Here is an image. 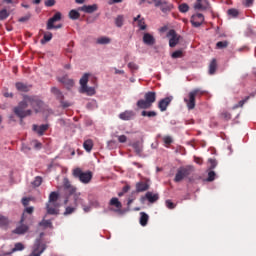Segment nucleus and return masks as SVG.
Instances as JSON below:
<instances>
[{
	"mask_svg": "<svg viewBox=\"0 0 256 256\" xmlns=\"http://www.w3.org/2000/svg\"><path fill=\"white\" fill-rule=\"evenodd\" d=\"M58 205L57 203H49L47 204V213L48 215H57V213H59V209H58Z\"/></svg>",
	"mask_w": 256,
	"mask_h": 256,
	"instance_id": "2eb2a0df",
	"label": "nucleus"
},
{
	"mask_svg": "<svg viewBox=\"0 0 256 256\" xmlns=\"http://www.w3.org/2000/svg\"><path fill=\"white\" fill-rule=\"evenodd\" d=\"M111 40L107 37H102L97 40V43L100 45H106V43H109Z\"/></svg>",
	"mask_w": 256,
	"mask_h": 256,
	"instance_id": "a19ab883",
	"label": "nucleus"
},
{
	"mask_svg": "<svg viewBox=\"0 0 256 256\" xmlns=\"http://www.w3.org/2000/svg\"><path fill=\"white\" fill-rule=\"evenodd\" d=\"M73 177H76L79 179L81 183H84V185H87V183H91V179H93V172L92 171H86L83 172L81 168H75L72 171Z\"/></svg>",
	"mask_w": 256,
	"mask_h": 256,
	"instance_id": "39448f33",
	"label": "nucleus"
},
{
	"mask_svg": "<svg viewBox=\"0 0 256 256\" xmlns=\"http://www.w3.org/2000/svg\"><path fill=\"white\" fill-rule=\"evenodd\" d=\"M208 181H215V172L210 171L208 173Z\"/></svg>",
	"mask_w": 256,
	"mask_h": 256,
	"instance_id": "09e8293b",
	"label": "nucleus"
},
{
	"mask_svg": "<svg viewBox=\"0 0 256 256\" xmlns=\"http://www.w3.org/2000/svg\"><path fill=\"white\" fill-rule=\"evenodd\" d=\"M139 222L142 227H147V223H149V215L145 212H140Z\"/></svg>",
	"mask_w": 256,
	"mask_h": 256,
	"instance_id": "a211bd4d",
	"label": "nucleus"
},
{
	"mask_svg": "<svg viewBox=\"0 0 256 256\" xmlns=\"http://www.w3.org/2000/svg\"><path fill=\"white\" fill-rule=\"evenodd\" d=\"M129 189H131V187H129V185L124 186L123 193H127V191H129Z\"/></svg>",
	"mask_w": 256,
	"mask_h": 256,
	"instance_id": "052dcab7",
	"label": "nucleus"
},
{
	"mask_svg": "<svg viewBox=\"0 0 256 256\" xmlns=\"http://www.w3.org/2000/svg\"><path fill=\"white\" fill-rule=\"evenodd\" d=\"M68 85L70 87H73V85H75V82H73V80H68Z\"/></svg>",
	"mask_w": 256,
	"mask_h": 256,
	"instance_id": "680f3d73",
	"label": "nucleus"
},
{
	"mask_svg": "<svg viewBox=\"0 0 256 256\" xmlns=\"http://www.w3.org/2000/svg\"><path fill=\"white\" fill-rule=\"evenodd\" d=\"M51 39H53V34L51 32L44 34V38L41 40L42 45H45V43H48Z\"/></svg>",
	"mask_w": 256,
	"mask_h": 256,
	"instance_id": "7c9ffc66",
	"label": "nucleus"
},
{
	"mask_svg": "<svg viewBox=\"0 0 256 256\" xmlns=\"http://www.w3.org/2000/svg\"><path fill=\"white\" fill-rule=\"evenodd\" d=\"M45 249H46L45 244H42L41 240H37L34 244V248H33L31 256H41V253H43V251H45Z\"/></svg>",
	"mask_w": 256,
	"mask_h": 256,
	"instance_id": "1a4fd4ad",
	"label": "nucleus"
},
{
	"mask_svg": "<svg viewBox=\"0 0 256 256\" xmlns=\"http://www.w3.org/2000/svg\"><path fill=\"white\" fill-rule=\"evenodd\" d=\"M142 117H157V112H155V111H142Z\"/></svg>",
	"mask_w": 256,
	"mask_h": 256,
	"instance_id": "f704fd0d",
	"label": "nucleus"
},
{
	"mask_svg": "<svg viewBox=\"0 0 256 256\" xmlns=\"http://www.w3.org/2000/svg\"><path fill=\"white\" fill-rule=\"evenodd\" d=\"M30 18H31V15H27V16L19 18V21H20V23H25V21H29Z\"/></svg>",
	"mask_w": 256,
	"mask_h": 256,
	"instance_id": "864d4df0",
	"label": "nucleus"
},
{
	"mask_svg": "<svg viewBox=\"0 0 256 256\" xmlns=\"http://www.w3.org/2000/svg\"><path fill=\"white\" fill-rule=\"evenodd\" d=\"M4 3H13V0H3Z\"/></svg>",
	"mask_w": 256,
	"mask_h": 256,
	"instance_id": "338daca9",
	"label": "nucleus"
},
{
	"mask_svg": "<svg viewBox=\"0 0 256 256\" xmlns=\"http://www.w3.org/2000/svg\"><path fill=\"white\" fill-rule=\"evenodd\" d=\"M119 143H126L127 142V136L121 135L118 137Z\"/></svg>",
	"mask_w": 256,
	"mask_h": 256,
	"instance_id": "8fccbe9b",
	"label": "nucleus"
},
{
	"mask_svg": "<svg viewBox=\"0 0 256 256\" xmlns=\"http://www.w3.org/2000/svg\"><path fill=\"white\" fill-rule=\"evenodd\" d=\"M128 67H129V69H132V71H136V69H137V64H135V63H133V62H130V63L128 64Z\"/></svg>",
	"mask_w": 256,
	"mask_h": 256,
	"instance_id": "5fc2aeb1",
	"label": "nucleus"
},
{
	"mask_svg": "<svg viewBox=\"0 0 256 256\" xmlns=\"http://www.w3.org/2000/svg\"><path fill=\"white\" fill-rule=\"evenodd\" d=\"M191 93H193V96L198 99L205 95V91L201 89H194L191 91Z\"/></svg>",
	"mask_w": 256,
	"mask_h": 256,
	"instance_id": "c756f323",
	"label": "nucleus"
},
{
	"mask_svg": "<svg viewBox=\"0 0 256 256\" xmlns=\"http://www.w3.org/2000/svg\"><path fill=\"white\" fill-rule=\"evenodd\" d=\"M215 71H217V60L212 59V61L210 62V65H209V74L214 75Z\"/></svg>",
	"mask_w": 256,
	"mask_h": 256,
	"instance_id": "a878e982",
	"label": "nucleus"
},
{
	"mask_svg": "<svg viewBox=\"0 0 256 256\" xmlns=\"http://www.w3.org/2000/svg\"><path fill=\"white\" fill-rule=\"evenodd\" d=\"M76 3H85V0H76Z\"/></svg>",
	"mask_w": 256,
	"mask_h": 256,
	"instance_id": "774afa93",
	"label": "nucleus"
},
{
	"mask_svg": "<svg viewBox=\"0 0 256 256\" xmlns=\"http://www.w3.org/2000/svg\"><path fill=\"white\" fill-rule=\"evenodd\" d=\"M145 198L149 203H155V201L159 200V194H155L153 192H147Z\"/></svg>",
	"mask_w": 256,
	"mask_h": 256,
	"instance_id": "aec40b11",
	"label": "nucleus"
},
{
	"mask_svg": "<svg viewBox=\"0 0 256 256\" xmlns=\"http://www.w3.org/2000/svg\"><path fill=\"white\" fill-rule=\"evenodd\" d=\"M48 129H49L48 125H41V126L33 125V131L38 133V135H43V133H45Z\"/></svg>",
	"mask_w": 256,
	"mask_h": 256,
	"instance_id": "6ab92c4d",
	"label": "nucleus"
},
{
	"mask_svg": "<svg viewBox=\"0 0 256 256\" xmlns=\"http://www.w3.org/2000/svg\"><path fill=\"white\" fill-rule=\"evenodd\" d=\"M64 190L69 197H73L72 206H68L65 210V215H71L78 205H83V198H81V192H77V187L73 186L69 179L64 180Z\"/></svg>",
	"mask_w": 256,
	"mask_h": 256,
	"instance_id": "f03ea898",
	"label": "nucleus"
},
{
	"mask_svg": "<svg viewBox=\"0 0 256 256\" xmlns=\"http://www.w3.org/2000/svg\"><path fill=\"white\" fill-rule=\"evenodd\" d=\"M203 3L205 6H203ZM209 5V2L207 0H197V3L194 5V9H205Z\"/></svg>",
	"mask_w": 256,
	"mask_h": 256,
	"instance_id": "cd10ccee",
	"label": "nucleus"
},
{
	"mask_svg": "<svg viewBox=\"0 0 256 256\" xmlns=\"http://www.w3.org/2000/svg\"><path fill=\"white\" fill-rule=\"evenodd\" d=\"M0 227L1 229H7L9 227V219L3 215H0Z\"/></svg>",
	"mask_w": 256,
	"mask_h": 256,
	"instance_id": "393cba45",
	"label": "nucleus"
},
{
	"mask_svg": "<svg viewBox=\"0 0 256 256\" xmlns=\"http://www.w3.org/2000/svg\"><path fill=\"white\" fill-rule=\"evenodd\" d=\"M25 222V213H23L22 218L20 220L21 225L18 226L13 233H16V235H24V233H27L29 231V226L23 224Z\"/></svg>",
	"mask_w": 256,
	"mask_h": 256,
	"instance_id": "6e6552de",
	"label": "nucleus"
},
{
	"mask_svg": "<svg viewBox=\"0 0 256 256\" xmlns=\"http://www.w3.org/2000/svg\"><path fill=\"white\" fill-rule=\"evenodd\" d=\"M166 207L168 209H175V204L171 200H166Z\"/></svg>",
	"mask_w": 256,
	"mask_h": 256,
	"instance_id": "de8ad7c7",
	"label": "nucleus"
},
{
	"mask_svg": "<svg viewBox=\"0 0 256 256\" xmlns=\"http://www.w3.org/2000/svg\"><path fill=\"white\" fill-rule=\"evenodd\" d=\"M155 101H157V94L155 92H147L144 95V99L138 100L137 107L139 109H151Z\"/></svg>",
	"mask_w": 256,
	"mask_h": 256,
	"instance_id": "20e7f679",
	"label": "nucleus"
},
{
	"mask_svg": "<svg viewBox=\"0 0 256 256\" xmlns=\"http://www.w3.org/2000/svg\"><path fill=\"white\" fill-rule=\"evenodd\" d=\"M172 59H181L183 57V50H177L171 54Z\"/></svg>",
	"mask_w": 256,
	"mask_h": 256,
	"instance_id": "473e14b6",
	"label": "nucleus"
},
{
	"mask_svg": "<svg viewBox=\"0 0 256 256\" xmlns=\"http://www.w3.org/2000/svg\"><path fill=\"white\" fill-rule=\"evenodd\" d=\"M41 227H52L51 220H42L40 222Z\"/></svg>",
	"mask_w": 256,
	"mask_h": 256,
	"instance_id": "79ce46f5",
	"label": "nucleus"
},
{
	"mask_svg": "<svg viewBox=\"0 0 256 256\" xmlns=\"http://www.w3.org/2000/svg\"><path fill=\"white\" fill-rule=\"evenodd\" d=\"M138 26L142 31L147 29V26L145 25V19L138 20Z\"/></svg>",
	"mask_w": 256,
	"mask_h": 256,
	"instance_id": "37998d69",
	"label": "nucleus"
},
{
	"mask_svg": "<svg viewBox=\"0 0 256 256\" xmlns=\"http://www.w3.org/2000/svg\"><path fill=\"white\" fill-rule=\"evenodd\" d=\"M143 42L146 45H153L155 43V38L153 37V35L145 33L143 36Z\"/></svg>",
	"mask_w": 256,
	"mask_h": 256,
	"instance_id": "412c9836",
	"label": "nucleus"
},
{
	"mask_svg": "<svg viewBox=\"0 0 256 256\" xmlns=\"http://www.w3.org/2000/svg\"><path fill=\"white\" fill-rule=\"evenodd\" d=\"M56 21H61V13L57 12L52 18L48 20L47 29H61V25L55 26Z\"/></svg>",
	"mask_w": 256,
	"mask_h": 256,
	"instance_id": "423d86ee",
	"label": "nucleus"
},
{
	"mask_svg": "<svg viewBox=\"0 0 256 256\" xmlns=\"http://www.w3.org/2000/svg\"><path fill=\"white\" fill-rule=\"evenodd\" d=\"M25 213H28L29 215H31V213H33V207H27L25 209Z\"/></svg>",
	"mask_w": 256,
	"mask_h": 256,
	"instance_id": "bf43d9fd",
	"label": "nucleus"
},
{
	"mask_svg": "<svg viewBox=\"0 0 256 256\" xmlns=\"http://www.w3.org/2000/svg\"><path fill=\"white\" fill-rule=\"evenodd\" d=\"M90 81L93 83L95 87H97V78L94 76H91L90 74H84L82 78L80 79V93H86L88 96L95 95V87H88L87 83Z\"/></svg>",
	"mask_w": 256,
	"mask_h": 256,
	"instance_id": "7ed1b4c3",
	"label": "nucleus"
},
{
	"mask_svg": "<svg viewBox=\"0 0 256 256\" xmlns=\"http://www.w3.org/2000/svg\"><path fill=\"white\" fill-rule=\"evenodd\" d=\"M155 6L156 7H160L161 11H163V13H167V11H171V9H173V5L162 1V0H158L155 2Z\"/></svg>",
	"mask_w": 256,
	"mask_h": 256,
	"instance_id": "ddd939ff",
	"label": "nucleus"
},
{
	"mask_svg": "<svg viewBox=\"0 0 256 256\" xmlns=\"http://www.w3.org/2000/svg\"><path fill=\"white\" fill-rule=\"evenodd\" d=\"M184 102L186 103L189 110L195 109V96L192 92L188 93V97L184 98Z\"/></svg>",
	"mask_w": 256,
	"mask_h": 256,
	"instance_id": "4468645a",
	"label": "nucleus"
},
{
	"mask_svg": "<svg viewBox=\"0 0 256 256\" xmlns=\"http://www.w3.org/2000/svg\"><path fill=\"white\" fill-rule=\"evenodd\" d=\"M194 161L197 163V165H203V159L199 157H194Z\"/></svg>",
	"mask_w": 256,
	"mask_h": 256,
	"instance_id": "4d7b16f0",
	"label": "nucleus"
},
{
	"mask_svg": "<svg viewBox=\"0 0 256 256\" xmlns=\"http://www.w3.org/2000/svg\"><path fill=\"white\" fill-rule=\"evenodd\" d=\"M58 199H59V192H51L49 195L48 203L50 204L57 203Z\"/></svg>",
	"mask_w": 256,
	"mask_h": 256,
	"instance_id": "bb28decb",
	"label": "nucleus"
},
{
	"mask_svg": "<svg viewBox=\"0 0 256 256\" xmlns=\"http://www.w3.org/2000/svg\"><path fill=\"white\" fill-rule=\"evenodd\" d=\"M171 101H173V97L171 96L161 99L158 103V108L160 109V111H167V108L169 107V105H171Z\"/></svg>",
	"mask_w": 256,
	"mask_h": 256,
	"instance_id": "9d476101",
	"label": "nucleus"
},
{
	"mask_svg": "<svg viewBox=\"0 0 256 256\" xmlns=\"http://www.w3.org/2000/svg\"><path fill=\"white\" fill-rule=\"evenodd\" d=\"M70 19H79L80 14L76 10H71L69 13Z\"/></svg>",
	"mask_w": 256,
	"mask_h": 256,
	"instance_id": "ea45409f",
	"label": "nucleus"
},
{
	"mask_svg": "<svg viewBox=\"0 0 256 256\" xmlns=\"http://www.w3.org/2000/svg\"><path fill=\"white\" fill-rule=\"evenodd\" d=\"M167 37H169V45L170 47H175L179 43V39L181 38L180 35H177V32L175 30H170L167 34Z\"/></svg>",
	"mask_w": 256,
	"mask_h": 256,
	"instance_id": "0eeeda50",
	"label": "nucleus"
},
{
	"mask_svg": "<svg viewBox=\"0 0 256 256\" xmlns=\"http://www.w3.org/2000/svg\"><path fill=\"white\" fill-rule=\"evenodd\" d=\"M42 183L43 178H41V176H37L35 180L32 182V185H34V187H39Z\"/></svg>",
	"mask_w": 256,
	"mask_h": 256,
	"instance_id": "e433bc0d",
	"label": "nucleus"
},
{
	"mask_svg": "<svg viewBox=\"0 0 256 256\" xmlns=\"http://www.w3.org/2000/svg\"><path fill=\"white\" fill-rule=\"evenodd\" d=\"M16 89L22 93H27L31 89V86H27L21 82L16 83Z\"/></svg>",
	"mask_w": 256,
	"mask_h": 256,
	"instance_id": "5701e85b",
	"label": "nucleus"
},
{
	"mask_svg": "<svg viewBox=\"0 0 256 256\" xmlns=\"http://www.w3.org/2000/svg\"><path fill=\"white\" fill-rule=\"evenodd\" d=\"M110 205L112 207H116V209H121L122 207L121 202L119 201V198H112L110 200Z\"/></svg>",
	"mask_w": 256,
	"mask_h": 256,
	"instance_id": "c85d7f7f",
	"label": "nucleus"
},
{
	"mask_svg": "<svg viewBox=\"0 0 256 256\" xmlns=\"http://www.w3.org/2000/svg\"><path fill=\"white\" fill-rule=\"evenodd\" d=\"M247 101H249V97H246L244 100L239 102V107H243V105H245V103H247Z\"/></svg>",
	"mask_w": 256,
	"mask_h": 256,
	"instance_id": "13d9d810",
	"label": "nucleus"
},
{
	"mask_svg": "<svg viewBox=\"0 0 256 256\" xmlns=\"http://www.w3.org/2000/svg\"><path fill=\"white\" fill-rule=\"evenodd\" d=\"M52 93H59V90L57 88H52Z\"/></svg>",
	"mask_w": 256,
	"mask_h": 256,
	"instance_id": "e2e57ef3",
	"label": "nucleus"
},
{
	"mask_svg": "<svg viewBox=\"0 0 256 256\" xmlns=\"http://www.w3.org/2000/svg\"><path fill=\"white\" fill-rule=\"evenodd\" d=\"M45 5L46 7H53V5H55V0H46Z\"/></svg>",
	"mask_w": 256,
	"mask_h": 256,
	"instance_id": "3c124183",
	"label": "nucleus"
},
{
	"mask_svg": "<svg viewBox=\"0 0 256 256\" xmlns=\"http://www.w3.org/2000/svg\"><path fill=\"white\" fill-rule=\"evenodd\" d=\"M149 189V184L147 182H139L136 184V191L142 193L143 191H147Z\"/></svg>",
	"mask_w": 256,
	"mask_h": 256,
	"instance_id": "4be33fe9",
	"label": "nucleus"
},
{
	"mask_svg": "<svg viewBox=\"0 0 256 256\" xmlns=\"http://www.w3.org/2000/svg\"><path fill=\"white\" fill-rule=\"evenodd\" d=\"M203 21H205V17L203 16V14H196L193 15L191 18V23L193 27H199L203 25Z\"/></svg>",
	"mask_w": 256,
	"mask_h": 256,
	"instance_id": "f8f14e48",
	"label": "nucleus"
},
{
	"mask_svg": "<svg viewBox=\"0 0 256 256\" xmlns=\"http://www.w3.org/2000/svg\"><path fill=\"white\" fill-rule=\"evenodd\" d=\"M187 175H189V169H187V168H180L177 171V173H176L174 181L176 183H179V181H183V179H185V177H187Z\"/></svg>",
	"mask_w": 256,
	"mask_h": 256,
	"instance_id": "9b49d317",
	"label": "nucleus"
},
{
	"mask_svg": "<svg viewBox=\"0 0 256 256\" xmlns=\"http://www.w3.org/2000/svg\"><path fill=\"white\" fill-rule=\"evenodd\" d=\"M163 141H164V143H165V145H170L171 143H173V138H171V136H165L164 138H163Z\"/></svg>",
	"mask_w": 256,
	"mask_h": 256,
	"instance_id": "c03bdc74",
	"label": "nucleus"
},
{
	"mask_svg": "<svg viewBox=\"0 0 256 256\" xmlns=\"http://www.w3.org/2000/svg\"><path fill=\"white\" fill-rule=\"evenodd\" d=\"M34 3H35L36 5H39V4L41 3V0H34Z\"/></svg>",
	"mask_w": 256,
	"mask_h": 256,
	"instance_id": "69168bd1",
	"label": "nucleus"
},
{
	"mask_svg": "<svg viewBox=\"0 0 256 256\" xmlns=\"http://www.w3.org/2000/svg\"><path fill=\"white\" fill-rule=\"evenodd\" d=\"M179 11L180 13H187L189 11V5L183 3L179 5Z\"/></svg>",
	"mask_w": 256,
	"mask_h": 256,
	"instance_id": "58836bf2",
	"label": "nucleus"
},
{
	"mask_svg": "<svg viewBox=\"0 0 256 256\" xmlns=\"http://www.w3.org/2000/svg\"><path fill=\"white\" fill-rule=\"evenodd\" d=\"M255 0H243L242 3L245 5V7H251L253 5Z\"/></svg>",
	"mask_w": 256,
	"mask_h": 256,
	"instance_id": "49530a36",
	"label": "nucleus"
},
{
	"mask_svg": "<svg viewBox=\"0 0 256 256\" xmlns=\"http://www.w3.org/2000/svg\"><path fill=\"white\" fill-rule=\"evenodd\" d=\"M134 115L135 114L133 113V111H125V112L120 113L119 118L122 121H131V119H133Z\"/></svg>",
	"mask_w": 256,
	"mask_h": 256,
	"instance_id": "dca6fc26",
	"label": "nucleus"
},
{
	"mask_svg": "<svg viewBox=\"0 0 256 256\" xmlns=\"http://www.w3.org/2000/svg\"><path fill=\"white\" fill-rule=\"evenodd\" d=\"M7 17H9V12L7 11V9H3L0 11V21H5V19H7Z\"/></svg>",
	"mask_w": 256,
	"mask_h": 256,
	"instance_id": "c9c22d12",
	"label": "nucleus"
},
{
	"mask_svg": "<svg viewBox=\"0 0 256 256\" xmlns=\"http://www.w3.org/2000/svg\"><path fill=\"white\" fill-rule=\"evenodd\" d=\"M28 105H31L36 113H39L43 107V101L39 100V97L37 96H24L23 101L14 108L15 115L20 117V119L29 117V115H31V110H25Z\"/></svg>",
	"mask_w": 256,
	"mask_h": 256,
	"instance_id": "f257e3e1",
	"label": "nucleus"
},
{
	"mask_svg": "<svg viewBox=\"0 0 256 256\" xmlns=\"http://www.w3.org/2000/svg\"><path fill=\"white\" fill-rule=\"evenodd\" d=\"M29 201H31V199L23 198L22 199V205H24V207H27L29 205Z\"/></svg>",
	"mask_w": 256,
	"mask_h": 256,
	"instance_id": "6e6d98bb",
	"label": "nucleus"
},
{
	"mask_svg": "<svg viewBox=\"0 0 256 256\" xmlns=\"http://www.w3.org/2000/svg\"><path fill=\"white\" fill-rule=\"evenodd\" d=\"M79 11H84V13H94V11H97V4L93 5H84L81 8H79Z\"/></svg>",
	"mask_w": 256,
	"mask_h": 256,
	"instance_id": "f3484780",
	"label": "nucleus"
},
{
	"mask_svg": "<svg viewBox=\"0 0 256 256\" xmlns=\"http://www.w3.org/2000/svg\"><path fill=\"white\" fill-rule=\"evenodd\" d=\"M4 96H6V97H13V94L5 93Z\"/></svg>",
	"mask_w": 256,
	"mask_h": 256,
	"instance_id": "0e129e2a",
	"label": "nucleus"
},
{
	"mask_svg": "<svg viewBox=\"0 0 256 256\" xmlns=\"http://www.w3.org/2000/svg\"><path fill=\"white\" fill-rule=\"evenodd\" d=\"M229 17H237L239 15V10L231 8L228 10Z\"/></svg>",
	"mask_w": 256,
	"mask_h": 256,
	"instance_id": "4c0bfd02",
	"label": "nucleus"
},
{
	"mask_svg": "<svg viewBox=\"0 0 256 256\" xmlns=\"http://www.w3.org/2000/svg\"><path fill=\"white\" fill-rule=\"evenodd\" d=\"M23 249H25V245H23L21 242H18L14 245L12 252L15 253V251H23Z\"/></svg>",
	"mask_w": 256,
	"mask_h": 256,
	"instance_id": "2f4dec72",
	"label": "nucleus"
},
{
	"mask_svg": "<svg viewBox=\"0 0 256 256\" xmlns=\"http://www.w3.org/2000/svg\"><path fill=\"white\" fill-rule=\"evenodd\" d=\"M229 45V42L227 41H220V42H217L216 44V49H225L227 48Z\"/></svg>",
	"mask_w": 256,
	"mask_h": 256,
	"instance_id": "72a5a7b5",
	"label": "nucleus"
},
{
	"mask_svg": "<svg viewBox=\"0 0 256 256\" xmlns=\"http://www.w3.org/2000/svg\"><path fill=\"white\" fill-rule=\"evenodd\" d=\"M83 147L85 151H87V153H91V151L93 150V140L91 139L85 140L83 143Z\"/></svg>",
	"mask_w": 256,
	"mask_h": 256,
	"instance_id": "b1692460",
	"label": "nucleus"
},
{
	"mask_svg": "<svg viewBox=\"0 0 256 256\" xmlns=\"http://www.w3.org/2000/svg\"><path fill=\"white\" fill-rule=\"evenodd\" d=\"M32 143H33L35 149H41L42 144L39 141L34 140Z\"/></svg>",
	"mask_w": 256,
	"mask_h": 256,
	"instance_id": "603ef678",
	"label": "nucleus"
},
{
	"mask_svg": "<svg viewBox=\"0 0 256 256\" xmlns=\"http://www.w3.org/2000/svg\"><path fill=\"white\" fill-rule=\"evenodd\" d=\"M117 27H121L123 25V16H118L115 21Z\"/></svg>",
	"mask_w": 256,
	"mask_h": 256,
	"instance_id": "a18cd8bd",
	"label": "nucleus"
}]
</instances>
